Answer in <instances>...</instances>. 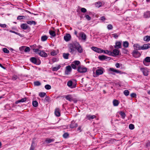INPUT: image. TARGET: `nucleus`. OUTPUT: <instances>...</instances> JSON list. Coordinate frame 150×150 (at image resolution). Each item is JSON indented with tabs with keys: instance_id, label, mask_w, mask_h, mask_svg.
Here are the masks:
<instances>
[{
	"instance_id": "nucleus-1",
	"label": "nucleus",
	"mask_w": 150,
	"mask_h": 150,
	"mask_svg": "<svg viewBox=\"0 0 150 150\" xmlns=\"http://www.w3.org/2000/svg\"><path fill=\"white\" fill-rule=\"evenodd\" d=\"M77 42H74L69 44L68 45L69 52L71 54H76V50Z\"/></svg>"
},
{
	"instance_id": "nucleus-2",
	"label": "nucleus",
	"mask_w": 150,
	"mask_h": 150,
	"mask_svg": "<svg viewBox=\"0 0 150 150\" xmlns=\"http://www.w3.org/2000/svg\"><path fill=\"white\" fill-rule=\"evenodd\" d=\"M76 49V54L77 52L79 53H81L83 52V49L82 48V47L78 42L77 43Z\"/></svg>"
},
{
	"instance_id": "nucleus-3",
	"label": "nucleus",
	"mask_w": 150,
	"mask_h": 150,
	"mask_svg": "<svg viewBox=\"0 0 150 150\" xmlns=\"http://www.w3.org/2000/svg\"><path fill=\"white\" fill-rule=\"evenodd\" d=\"M77 71L80 73H85L87 71V68L83 66H79L78 67Z\"/></svg>"
},
{
	"instance_id": "nucleus-4",
	"label": "nucleus",
	"mask_w": 150,
	"mask_h": 150,
	"mask_svg": "<svg viewBox=\"0 0 150 150\" xmlns=\"http://www.w3.org/2000/svg\"><path fill=\"white\" fill-rule=\"evenodd\" d=\"M64 97L65 98L66 100L70 102L73 101L74 103L76 102V101L74 99L71 95L69 94L67 95L64 96Z\"/></svg>"
},
{
	"instance_id": "nucleus-5",
	"label": "nucleus",
	"mask_w": 150,
	"mask_h": 150,
	"mask_svg": "<svg viewBox=\"0 0 150 150\" xmlns=\"http://www.w3.org/2000/svg\"><path fill=\"white\" fill-rule=\"evenodd\" d=\"M77 37L79 39L81 38L84 40H85L86 38V34L83 32L79 33L78 34V35L77 36Z\"/></svg>"
},
{
	"instance_id": "nucleus-6",
	"label": "nucleus",
	"mask_w": 150,
	"mask_h": 150,
	"mask_svg": "<svg viewBox=\"0 0 150 150\" xmlns=\"http://www.w3.org/2000/svg\"><path fill=\"white\" fill-rule=\"evenodd\" d=\"M91 49L94 51L98 53H101L102 52H103L104 50H101L100 48H98L94 47H92L91 48Z\"/></svg>"
},
{
	"instance_id": "nucleus-7",
	"label": "nucleus",
	"mask_w": 150,
	"mask_h": 150,
	"mask_svg": "<svg viewBox=\"0 0 150 150\" xmlns=\"http://www.w3.org/2000/svg\"><path fill=\"white\" fill-rule=\"evenodd\" d=\"M140 70L144 75L147 76L148 75L149 71L146 68H140Z\"/></svg>"
},
{
	"instance_id": "nucleus-8",
	"label": "nucleus",
	"mask_w": 150,
	"mask_h": 150,
	"mask_svg": "<svg viewBox=\"0 0 150 150\" xmlns=\"http://www.w3.org/2000/svg\"><path fill=\"white\" fill-rule=\"evenodd\" d=\"M143 63L146 66H149V64L148 63H150V57H146L144 60Z\"/></svg>"
},
{
	"instance_id": "nucleus-9",
	"label": "nucleus",
	"mask_w": 150,
	"mask_h": 150,
	"mask_svg": "<svg viewBox=\"0 0 150 150\" xmlns=\"http://www.w3.org/2000/svg\"><path fill=\"white\" fill-rule=\"evenodd\" d=\"M133 57L137 58L139 57L141 55V54L137 50H134L132 52Z\"/></svg>"
},
{
	"instance_id": "nucleus-10",
	"label": "nucleus",
	"mask_w": 150,
	"mask_h": 150,
	"mask_svg": "<svg viewBox=\"0 0 150 150\" xmlns=\"http://www.w3.org/2000/svg\"><path fill=\"white\" fill-rule=\"evenodd\" d=\"M71 71V67L70 66H67L66 67V70L65 71V74L66 75H68L70 74Z\"/></svg>"
},
{
	"instance_id": "nucleus-11",
	"label": "nucleus",
	"mask_w": 150,
	"mask_h": 150,
	"mask_svg": "<svg viewBox=\"0 0 150 150\" xmlns=\"http://www.w3.org/2000/svg\"><path fill=\"white\" fill-rule=\"evenodd\" d=\"M103 68L97 69L96 71V74L97 76L96 77L102 74L103 73Z\"/></svg>"
},
{
	"instance_id": "nucleus-12",
	"label": "nucleus",
	"mask_w": 150,
	"mask_h": 150,
	"mask_svg": "<svg viewBox=\"0 0 150 150\" xmlns=\"http://www.w3.org/2000/svg\"><path fill=\"white\" fill-rule=\"evenodd\" d=\"M133 47L135 50H142V46L138 44H135L133 45Z\"/></svg>"
},
{
	"instance_id": "nucleus-13",
	"label": "nucleus",
	"mask_w": 150,
	"mask_h": 150,
	"mask_svg": "<svg viewBox=\"0 0 150 150\" xmlns=\"http://www.w3.org/2000/svg\"><path fill=\"white\" fill-rule=\"evenodd\" d=\"M38 54L41 56L43 57H46L47 55V54L43 51H40L38 52Z\"/></svg>"
},
{
	"instance_id": "nucleus-14",
	"label": "nucleus",
	"mask_w": 150,
	"mask_h": 150,
	"mask_svg": "<svg viewBox=\"0 0 150 150\" xmlns=\"http://www.w3.org/2000/svg\"><path fill=\"white\" fill-rule=\"evenodd\" d=\"M120 53V51L117 49L113 50V57L118 55Z\"/></svg>"
},
{
	"instance_id": "nucleus-15",
	"label": "nucleus",
	"mask_w": 150,
	"mask_h": 150,
	"mask_svg": "<svg viewBox=\"0 0 150 150\" xmlns=\"http://www.w3.org/2000/svg\"><path fill=\"white\" fill-rule=\"evenodd\" d=\"M77 126V124L75 123L74 121H71V124L70 125V127L71 128H74L76 127Z\"/></svg>"
},
{
	"instance_id": "nucleus-16",
	"label": "nucleus",
	"mask_w": 150,
	"mask_h": 150,
	"mask_svg": "<svg viewBox=\"0 0 150 150\" xmlns=\"http://www.w3.org/2000/svg\"><path fill=\"white\" fill-rule=\"evenodd\" d=\"M142 50H146L150 48V44H144L142 46Z\"/></svg>"
},
{
	"instance_id": "nucleus-17",
	"label": "nucleus",
	"mask_w": 150,
	"mask_h": 150,
	"mask_svg": "<svg viewBox=\"0 0 150 150\" xmlns=\"http://www.w3.org/2000/svg\"><path fill=\"white\" fill-rule=\"evenodd\" d=\"M121 43L120 41H117L115 43L114 47L116 49L120 48L121 47Z\"/></svg>"
},
{
	"instance_id": "nucleus-18",
	"label": "nucleus",
	"mask_w": 150,
	"mask_h": 150,
	"mask_svg": "<svg viewBox=\"0 0 150 150\" xmlns=\"http://www.w3.org/2000/svg\"><path fill=\"white\" fill-rule=\"evenodd\" d=\"M73 82L71 81H68L67 83V85L68 86L71 88H74L76 86L75 85H72Z\"/></svg>"
},
{
	"instance_id": "nucleus-19",
	"label": "nucleus",
	"mask_w": 150,
	"mask_h": 150,
	"mask_svg": "<svg viewBox=\"0 0 150 150\" xmlns=\"http://www.w3.org/2000/svg\"><path fill=\"white\" fill-rule=\"evenodd\" d=\"M30 61L33 63L36 64H39L40 63H37V60L34 57H32L30 59Z\"/></svg>"
},
{
	"instance_id": "nucleus-20",
	"label": "nucleus",
	"mask_w": 150,
	"mask_h": 150,
	"mask_svg": "<svg viewBox=\"0 0 150 150\" xmlns=\"http://www.w3.org/2000/svg\"><path fill=\"white\" fill-rule=\"evenodd\" d=\"M64 38L66 41H68L71 39V35L69 34H67L64 36Z\"/></svg>"
},
{
	"instance_id": "nucleus-21",
	"label": "nucleus",
	"mask_w": 150,
	"mask_h": 150,
	"mask_svg": "<svg viewBox=\"0 0 150 150\" xmlns=\"http://www.w3.org/2000/svg\"><path fill=\"white\" fill-rule=\"evenodd\" d=\"M86 118L89 120L96 118V116L95 115H86Z\"/></svg>"
},
{
	"instance_id": "nucleus-22",
	"label": "nucleus",
	"mask_w": 150,
	"mask_h": 150,
	"mask_svg": "<svg viewBox=\"0 0 150 150\" xmlns=\"http://www.w3.org/2000/svg\"><path fill=\"white\" fill-rule=\"evenodd\" d=\"M54 113L56 116L59 117L60 115V110L58 108H56L55 110Z\"/></svg>"
},
{
	"instance_id": "nucleus-23",
	"label": "nucleus",
	"mask_w": 150,
	"mask_h": 150,
	"mask_svg": "<svg viewBox=\"0 0 150 150\" xmlns=\"http://www.w3.org/2000/svg\"><path fill=\"white\" fill-rule=\"evenodd\" d=\"M21 27L24 30H26L30 28L28 26L26 23H23L21 25Z\"/></svg>"
},
{
	"instance_id": "nucleus-24",
	"label": "nucleus",
	"mask_w": 150,
	"mask_h": 150,
	"mask_svg": "<svg viewBox=\"0 0 150 150\" xmlns=\"http://www.w3.org/2000/svg\"><path fill=\"white\" fill-rule=\"evenodd\" d=\"M61 67L60 65H57L56 67H52V71H57Z\"/></svg>"
},
{
	"instance_id": "nucleus-25",
	"label": "nucleus",
	"mask_w": 150,
	"mask_h": 150,
	"mask_svg": "<svg viewBox=\"0 0 150 150\" xmlns=\"http://www.w3.org/2000/svg\"><path fill=\"white\" fill-rule=\"evenodd\" d=\"M98 58L101 60H103L107 59V57L105 55H99L98 56Z\"/></svg>"
},
{
	"instance_id": "nucleus-26",
	"label": "nucleus",
	"mask_w": 150,
	"mask_h": 150,
	"mask_svg": "<svg viewBox=\"0 0 150 150\" xmlns=\"http://www.w3.org/2000/svg\"><path fill=\"white\" fill-rule=\"evenodd\" d=\"M123 46L125 48H127L128 47L129 45V42L127 41H124L123 42Z\"/></svg>"
},
{
	"instance_id": "nucleus-27",
	"label": "nucleus",
	"mask_w": 150,
	"mask_h": 150,
	"mask_svg": "<svg viewBox=\"0 0 150 150\" xmlns=\"http://www.w3.org/2000/svg\"><path fill=\"white\" fill-rule=\"evenodd\" d=\"M144 16L145 18H148L150 17V12H146L144 13Z\"/></svg>"
},
{
	"instance_id": "nucleus-28",
	"label": "nucleus",
	"mask_w": 150,
	"mask_h": 150,
	"mask_svg": "<svg viewBox=\"0 0 150 150\" xmlns=\"http://www.w3.org/2000/svg\"><path fill=\"white\" fill-rule=\"evenodd\" d=\"M48 38V37L47 36L45 35L42 36L41 38V40L42 41H45L47 40Z\"/></svg>"
},
{
	"instance_id": "nucleus-29",
	"label": "nucleus",
	"mask_w": 150,
	"mask_h": 150,
	"mask_svg": "<svg viewBox=\"0 0 150 150\" xmlns=\"http://www.w3.org/2000/svg\"><path fill=\"white\" fill-rule=\"evenodd\" d=\"M105 54H108L110 55H112V52L108 50H104L103 52Z\"/></svg>"
},
{
	"instance_id": "nucleus-30",
	"label": "nucleus",
	"mask_w": 150,
	"mask_h": 150,
	"mask_svg": "<svg viewBox=\"0 0 150 150\" xmlns=\"http://www.w3.org/2000/svg\"><path fill=\"white\" fill-rule=\"evenodd\" d=\"M27 24H29L30 25H32V24H34V25H35L36 24L35 22L33 21H27Z\"/></svg>"
},
{
	"instance_id": "nucleus-31",
	"label": "nucleus",
	"mask_w": 150,
	"mask_h": 150,
	"mask_svg": "<svg viewBox=\"0 0 150 150\" xmlns=\"http://www.w3.org/2000/svg\"><path fill=\"white\" fill-rule=\"evenodd\" d=\"M119 102L118 100H113V105L114 106H117L119 104Z\"/></svg>"
},
{
	"instance_id": "nucleus-32",
	"label": "nucleus",
	"mask_w": 150,
	"mask_h": 150,
	"mask_svg": "<svg viewBox=\"0 0 150 150\" xmlns=\"http://www.w3.org/2000/svg\"><path fill=\"white\" fill-rule=\"evenodd\" d=\"M54 141V139H47L45 140V142L47 143H50Z\"/></svg>"
},
{
	"instance_id": "nucleus-33",
	"label": "nucleus",
	"mask_w": 150,
	"mask_h": 150,
	"mask_svg": "<svg viewBox=\"0 0 150 150\" xmlns=\"http://www.w3.org/2000/svg\"><path fill=\"white\" fill-rule=\"evenodd\" d=\"M113 72L116 73H119L120 74H122L124 73L123 72L120 71L118 70L114 69H113Z\"/></svg>"
},
{
	"instance_id": "nucleus-34",
	"label": "nucleus",
	"mask_w": 150,
	"mask_h": 150,
	"mask_svg": "<svg viewBox=\"0 0 150 150\" xmlns=\"http://www.w3.org/2000/svg\"><path fill=\"white\" fill-rule=\"evenodd\" d=\"M144 40L145 41L148 42L150 40V36L147 35L144 38Z\"/></svg>"
},
{
	"instance_id": "nucleus-35",
	"label": "nucleus",
	"mask_w": 150,
	"mask_h": 150,
	"mask_svg": "<svg viewBox=\"0 0 150 150\" xmlns=\"http://www.w3.org/2000/svg\"><path fill=\"white\" fill-rule=\"evenodd\" d=\"M69 54L68 53H64L63 54V57L65 59H68Z\"/></svg>"
},
{
	"instance_id": "nucleus-36",
	"label": "nucleus",
	"mask_w": 150,
	"mask_h": 150,
	"mask_svg": "<svg viewBox=\"0 0 150 150\" xmlns=\"http://www.w3.org/2000/svg\"><path fill=\"white\" fill-rule=\"evenodd\" d=\"M26 100V98H24L20 100H19L16 102V103L20 102H25Z\"/></svg>"
},
{
	"instance_id": "nucleus-37",
	"label": "nucleus",
	"mask_w": 150,
	"mask_h": 150,
	"mask_svg": "<svg viewBox=\"0 0 150 150\" xmlns=\"http://www.w3.org/2000/svg\"><path fill=\"white\" fill-rule=\"evenodd\" d=\"M49 33L50 35L54 37L56 36L55 32L53 31H50Z\"/></svg>"
},
{
	"instance_id": "nucleus-38",
	"label": "nucleus",
	"mask_w": 150,
	"mask_h": 150,
	"mask_svg": "<svg viewBox=\"0 0 150 150\" xmlns=\"http://www.w3.org/2000/svg\"><path fill=\"white\" fill-rule=\"evenodd\" d=\"M124 94L126 96H128L129 93V92L128 90H125L123 92Z\"/></svg>"
},
{
	"instance_id": "nucleus-39",
	"label": "nucleus",
	"mask_w": 150,
	"mask_h": 150,
	"mask_svg": "<svg viewBox=\"0 0 150 150\" xmlns=\"http://www.w3.org/2000/svg\"><path fill=\"white\" fill-rule=\"evenodd\" d=\"M46 95V93L45 92H40L39 94V96L41 97H44Z\"/></svg>"
},
{
	"instance_id": "nucleus-40",
	"label": "nucleus",
	"mask_w": 150,
	"mask_h": 150,
	"mask_svg": "<svg viewBox=\"0 0 150 150\" xmlns=\"http://www.w3.org/2000/svg\"><path fill=\"white\" fill-rule=\"evenodd\" d=\"M119 114L123 118H124L125 117V113L122 112H119Z\"/></svg>"
},
{
	"instance_id": "nucleus-41",
	"label": "nucleus",
	"mask_w": 150,
	"mask_h": 150,
	"mask_svg": "<svg viewBox=\"0 0 150 150\" xmlns=\"http://www.w3.org/2000/svg\"><path fill=\"white\" fill-rule=\"evenodd\" d=\"M102 4V3L101 2H98L96 3V7L99 8L101 6Z\"/></svg>"
},
{
	"instance_id": "nucleus-42",
	"label": "nucleus",
	"mask_w": 150,
	"mask_h": 150,
	"mask_svg": "<svg viewBox=\"0 0 150 150\" xmlns=\"http://www.w3.org/2000/svg\"><path fill=\"white\" fill-rule=\"evenodd\" d=\"M2 50L3 52L6 53H8L9 52V51L6 48H3Z\"/></svg>"
},
{
	"instance_id": "nucleus-43",
	"label": "nucleus",
	"mask_w": 150,
	"mask_h": 150,
	"mask_svg": "<svg viewBox=\"0 0 150 150\" xmlns=\"http://www.w3.org/2000/svg\"><path fill=\"white\" fill-rule=\"evenodd\" d=\"M32 104L35 107H37L38 105V103L36 101H34L33 102Z\"/></svg>"
},
{
	"instance_id": "nucleus-44",
	"label": "nucleus",
	"mask_w": 150,
	"mask_h": 150,
	"mask_svg": "<svg viewBox=\"0 0 150 150\" xmlns=\"http://www.w3.org/2000/svg\"><path fill=\"white\" fill-rule=\"evenodd\" d=\"M69 136V134L67 133H65L63 135V136L64 137V138H67Z\"/></svg>"
},
{
	"instance_id": "nucleus-45",
	"label": "nucleus",
	"mask_w": 150,
	"mask_h": 150,
	"mask_svg": "<svg viewBox=\"0 0 150 150\" xmlns=\"http://www.w3.org/2000/svg\"><path fill=\"white\" fill-rule=\"evenodd\" d=\"M73 62L76 66L78 65L80 63V61L78 60L75 61Z\"/></svg>"
},
{
	"instance_id": "nucleus-46",
	"label": "nucleus",
	"mask_w": 150,
	"mask_h": 150,
	"mask_svg": "<svg viewBox=\"0 0 150 150\" xmlns=\"http://www.w3.org/2000/svg\"><path fill=\"white\" fill-rule=\"evenodd\" d=\"M45 87L47 90H49L51 88V86L48 84H47L45 86Z\"/></svg>"
},
{
	"instance_id": "nucleus-47",
	"label": "nucleus",
	"mask_w": 150,
	"mask_h": 150,
	"mask_svg": "<svg viewBox=\"0 0 150 150\" xmlns=\"http://www.w3.org/2000/svg\"><path fill=\"white\" fill-rule=\"evenodd\" d=\"M34 84L36 86H39L41 85V83L39 81H36L34 82Z\"/></svg>"
},
{
	"instance_id": "nucleus-48",
	"label": "nucleus",
	"mask_w": 150,
	"mask_h": 150,
	"mask_svg": "<svg viewBox=\"0 0 150 150\" xmlns=\"http://www.w3.org/2000/svg\"><path fill=\"white\" fill-rule=\"evenodd\" d=\"M129 128L131 129H133L134 128V126L132 124H130L129 125Z\"/></svg>"
},
{
	"instance_id": "nucleus-49",
	"label": "nucleus",
	"mask_w": 150,
	"mask_h": 150,
	"mask_svg": "<svg viewBox=\"0 0 150 150\" xmlns=\"http://www.w3.org/2000/svg\"><path fill=\"white\" fill-rule=\"evenodd\" d=\"M30 48L29 47H26L24 50V52H28L30 51Z\"/></svg>"
},
{
	"instance_id": "nucleus-50",
	"label": "nucleus",
	"mask_w": 150,
	"mask_h": 150,
	"mask_svg": "<svg viewBox=\"0 0 150 150\" xmlns=\"http://www.w3.org/2000/svg\"><path fill=\"white\" fill-rule=\"evenodd\" d=\"M81 12L83 13H85L86 12V9L84 8H81Z\"/></svg>"
},
{
	"instance_id": "nucleus-51",
	"label": "nucleus",
	"mask_w": 150,
	"mask_h": 150,
	"mask_svg": "<svg viewBox=\"0 0 150 150\" xmlns=\"http://www.w3.org/2000/svg\"><path fill=\"white\" fill-rule=\"evenodd\" d=\"M71 67L72 68H73L74 69H75L76 68V66L73 63V62L72 63V64L71 65Z\"/></svg>"
},
{
	"instance_id": "nucleus-52",
	"label": "nucleus",
	"mask_w": 150,
	"mask_h": 150,
	"mask_svg": "<svg viewBox=\"0 0 150 150\" xmlns=\"http://www.w3.org/2000/svg\"><path fill=\"white\" fill-rule=\"evenodd\" d=\"M18 78V76L16 75H14L12 77V80H15Z\"/></svg>"
},
{
	"instance_id": "nucleus-53",
	"label": "nucleus",
	"mask_w": 150,
	"mask_h": 150,
	"mask_svg": "<svg viewBox=\"0 0 150 150\" xmlns=\"http://www.w3.org/2000/svg\"><path fill=\"white\" fill-rule=\"evenodd\" d=\"M24 16H18L17 18V19L18 20H21L23 19L24 17Z\"/></svg>"
},
{
	"instance_id": "nucleus-54",
	"label": "nucleus",
	"mask_w": 150,
	"mask_h": 150,
	"mask_svg": "<svg viewBox=\"0 0 150 150\" xmlns=\"http://www.w3.org/2000/svg\"><path fill=\"white\" fill-rule=\"evenodd\" d=\"M85 17L86 18L88 21L90 20L91 18V17L88 15H85Z\"/></svg>"
},
{
	"instance_id": "nucleus-55",
	"label": "nucleus",
	"mask_w": 150,
	"mask_h": 150,
	"mask_svg": "<svg viewBox=\"0 0 150 150\" xmlns=\"http://www.w3.org/2000/svg\"><path fill=\"white\" fill-rule=\"evenodd\" d=\"M30 47H31V48L33 50H34L35 49V48L37 47V45H36L34 44L32 46H30Z\"/></svg>"
},
{
	"instance_id": "nucleus-56",
	"label": "nucleus",
	"mask_w": 150,
	"mask_h": 150,
	"mask_svg": "<svg viewBox=\"0 0 150 150\" xmlns=\"http://www.w3.org/2000/svg\"><path fill=\"white\" fill-rule=\"evenodd\" d=\"M9 31L10 32H11V33H14L15 34H16V35H20V34L19 33H18L17 32H15L14 31H12L11 30H10Z\"/></svg>"
},
{
	"instance_id": "nucleus-57",
	"label": "nucleus",
	"mask_w": 150,
	"mask_h": 150,
	"mask_svg": "<svg viewBox=\"0 0 150 150\" xmlns=\"http://www.w3.org/2000/svg\"><path fill=\"white\" fill-rule=\"evenodd\" d=\"M50 100V98L48 97H46L45 98L44 101L48 102Z\"/></svg>"
},
{
	"instance_id": "nucleus-58",
	"label": "nucleus",
	"mask_w": 150,
	"mask_h": 150,
	"mask_svg": "<svg viewBox=\"0 0 150 150\" xmlns=\"http://www.w3.org/2000/svg\"><path fill=\"white\" fill-rule=\"evenodd\" d=\"M0 26L2 28H5L6 27V25L5 24H2L0 23Z\"/></svg>"
},
{
	"instance_id": "nucleus-59",
	"label": "nucleus",
	"mask_w": 150,
	"mask_h": 150,
	"mask_svg": "<svg viewBox=\"0 0 150 150\" xmlns=\"http://www.w3.org/2000/svg\"><path fill=\"white\" fill-rule=\"evenodd\" d=\"M40 51V50L38 48L35 49L33 50V51L35 52L36 53H38Z\"/></svg>"
},
{
	"instance_id": "nucleus-60",
	"label": "nucleus",
	"mask_w": 150,
	"mask_h": 150,
	"mask_svg": "<svg viewBox=\"0 0 150 150\" xmlns=\"http://www.w3.org/2000/svg\"><path fill=\"white\" fill-rule=\"evenodd\" d=\"M132 98H134L136 97V94L134 93H132L130 94Z\"/></svg>"
},
{
	"instance_id": "nucleus-61",
	"label": "nucleus",
	"mask_w": 150,
	"mask_h": 150,
	"mask_svg": "<svg viewBox=\"0 0 150 150\" xmlns=\"http://www.w3.org/2000/svg\"><path fill=\"white\" fill-rule=\"evenodd\" d=\"M112 26L111 25H108L107 28L109 30H110L112 29Z\"/></svg>"
},
{
	"instance_id": "nucleus-62",
	"label": "nucleus",
	"mask_w": 150,
	"mask_h": 150,
	"mask_svg": "<svg viewBox=\"0 0 150 150\" xmlns=\"http://www.w3.org/2000/svg\"><path fill=\"white\" fill-rule=\"evenodd\" d=\"M100 18V20L103 21H104L106 19L105 18L104 16L101 17Z\"/></svg>"
},
{
	"instance_id": "nucleus-63",
	"label": "nucleus",
	"mask_w": 150,
	"mask_h": 150,
	"mask_svg": "<svg viewBox=\"0 0 150 150\" xmlns=\"http://www.w3.org/2000/svg\"><path fill=\"white\" fill-rule=\"evenodd\" d=\"M115 66L117 68H119L120 67V64L119 63H117L115 64Z\"/></svg>"
},
{
	"instance_id": "nucleus-64",
	"label": "nucleus",
	"mask_w": 150,
	"mask_h": 150,
	"mask_svg": "<svg viewBox=\"0 0 150 150\" xmlns=\"http://www.w3.org/2000/svg\"><path fill=\"white\" fill-rule=\"evenodd\" d=\"M146 146L147 147L150 146V142H148L146 143Z\"/></svg>"
}]
</instances>
